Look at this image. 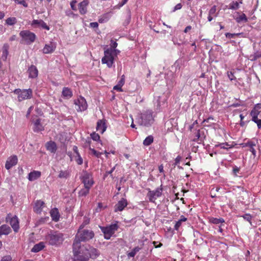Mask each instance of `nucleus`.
I'll return each instance as SVG.
<instances>
[{
	"label": "nucleus",
	"mask_w": 261,
	"mask_h": 261,
	"mask_svg": "<svg viewBox=\"0 0 261 261\" xmlns=\"http://www.w3.org/2000/svg\"><path fill=\"white\" fill-rule=\"evenodd\" d=\"M209 221L211 223H213L215 224H218L219 223H224V220L223 218H210L209 219Z\"/></svg>",
	"instance_id": "obj_29"
},
{
	"label": "nucleus",
	"mask_w": 261,
	"mask_h": 261,
	"mask_svg": "<svg viewBox=\"0 0 261 261\" xmlns=\"http://www.w3.org/2000/svg\"><path fill=\"white\" fill-rule=\"evenodd\" d=\"M75 160L79 165H82L83 164V159L80 154L75 155Z\"/></svg>",
	"instance_id": "obj_41"
},
{
	"label": "nucleus",
	"mask_w": 261,
	"mask_h": 261,
	"mask_svg": "<svg viewBox=\"0 0 261 261\" xmlns=\"http://www.w3.org/2000/svg\"><path fill=\"white\" fill-rule=\"evenodd\" d=\"M94 237V233L91 230L84 229L78 230L73 243V251L77 252L82 246L81 241L86 242L92 239Z\"/></svg>",
	"instance_id": "obj_1"
},
{
	"label": "nucleus",
	"mask_w": 261,
	"mask_h": 261,
	"mask_svg": "<svg viewBox=\"0 0 261 261\" xmlns=\"http://www.w3.org/2000/svg\"><path fill=\"white\" fill-rule=\"evenodd\" d=\"M90 188L85 187L81 189L79 192V194L80 196H86L89 192Z\"/></svg>",
	"instance_id": "obj_33"
},
{
	"label": "nucleus",
	"mask_w": 261,
	"mask_h": 261,
	"mask_svg": "<svg viewBox=\"0 0 261 261\" xmlns=\"http://www.w3.org/2000/svg\"><path fill=\"white\" fill-rule=\"evenodd\" d=\"M214 189L213 188L212 190H211V197L212 198H214V197H216V195L215 193V192H214Z\"/></svg>",
	"instance_id": "obj_63"
},
{
	"label": "nucleus",
	"mask_w": 261,
	"mask_h": 261,
	"mask_svg": "<svg viewBox=\"0 0 261 261\" xmlns=\"http://www.w3.org/2000/svg\"><path fill=\"white\" fill-rule=\"evenodd\" d=\"M255 146V144L252 142H249L245 144V146H248L250 147V151L252 153L253 155L255 154V150L254 148V146Z\"/></svg>",
	"instance_id": "obj_35"
},
{
	"label": "nucleus",
	"mask_w": 261,
	"mask_h": 261,
	"mask_svg": "<svg viewBox=\"0 0 261 261\" xmlns=\"http://www.w3.org/2000/svg\"><path fill=\"white\" fill-rule=\"evenodd\" d=\"M113 89L118 91H122V87L118 84L114 87Z\"/></svg>",
	"instance_id": "obj_53"
},
{
	"label": "nucleus",
	"mask_w": 261,
	"mask_h": 261,
	"mask_svg": "<svg viewBox=\"0 0 261 261\" xmlns=\"http://www.w3.org/2000/svg\"><path fill=\"white\" fill-rule=\"evenodd\" d=\"M241 34L240 33H238V34H231V33H226L225 34V36L227 37V38H234L235 36H239Z\"/></svg>",
	"instance_id": "obj_46"
},
{
	"label": "nucleus",
	"mask_w": 261,
	"mask_h": 261,
	"mask_svg": "<svg viewBox=\"0 0 261 261\" xmlns=\"http://www.w3.org/2000/svg\"><path fill=\"white\" fill-rule=\"evenodd\" d=\"M91 143V140H90V139H88V140H86V142L85 143V145H84V146L87 147H90V144Z\"/></svg>",
	"instance_id": "obj_56"
},
{
	"label": "nucleus",
	"mask_w": 261,
	"mask_h": 261,
	"mask_svg": "<svg viewBox=\"0 0 261 261\" xmlns=\"http://www.w3.org/2000/svg\"><path fill=\"white\" fill-rule=\"evenodd\" d=\"M154 119L152 113L150 111H147L140 115L138 119V123L142 126H148L153 123Z\"/></svg>",
	"instance_id": "obj_3"
},
{
	"label": "nucleus",
	"mask_w": 261,
	"mask_h": 261,
	"mask_svg": "<svg viewBox=\"0 0 261 261\" xmlns=\"http://www.w3.org/2000/svg\"><path fill=\"white\" fill-rule=\"evenodd\" d=\"M82 180L85 187L91 188L94 183L90 175L87 173L83 175L82 177Z\"/></svg>",
	"instance_id": "obj_12"
},
{
	"label": "nucleus",
	"mask_w": 261,
	"mask_h": 261,
	"mask_svg": "<svg viewBox=\"0 0 261 261\" xmlns=\"http://www.w3.org/2000/svg\"><path fill=\"white\" fill-rule=\"evenodd\" d=\"M111 47L110 48H112V49H114V48H116V47H117V43L116 41H113V40H112L111 41Z\"/></svg>",
	"instance_id": "obj_50"
},
{
	"label": "nucleus",
	"mask_w": 261,
	"mask_h": 261,
	"mask_svg": "<svg viewBox=\"0 0 261 261\" xmlns=\"http://www.w3.org/2000/svg\"><path fill=\"white\" fill-rule=\"evenodd\" d=\"M52 220L55 222H58L59 220L60 215L58 210L56 208L52 209L50 212Z\"/></svg>",
	"instance_id": "obj_24"
},
{
	"label": "nucleus",
	"mask_w": 261,
	"mask_h": 261,
	"mask_svg": "<svg viewBox=\"0 0 261 261\" xmlns=\"http://www.w3.org/2000/svg\"><path fill=\"white\" fill-rule=\"evenodd\" d=\"M47 239L49 244L51 245L60 244L64 240L63 234L57 231L49 234L47 237Z\"/></svg>",
	"instance_id": "obj_6"
},
{
	"label": "nucleus",
	"mask_w": 261,
	"mask_h": 261,
	"mask_svg": "<svg viewBox=\"0 0 261 261\" xmlns=\"http://www.w3.org/2000/svg\"><path fill=\"white\" fill-rule=\"evenodd\" d=\"M124 82H125V76H124V75H122L120 80L119 81L118 85H119V86H120L122 87L123 86V85L124 84Z\"/></svg>",
	"instance_id": "obj_47"
},
{
	"label": "nucleus",
	"mask_w": 261,
	"mask_h": 261,
	"mask_svg": "<svg viewBox=\"0 0 261 261\" xmlns=\"http://www.w3.org/2000/svg\"><path fill=\"white\" fill-rule=\"evenodd\" d=\"M62 95L65 97L70 98L72 96V93L70 89L64 87L63 89Z\"/></svg>",
	"instance_id": "obj_28"
},
{
	"label": "nucleus",
	"mask_w": 261,
	"mask_h": 261,
	"mask_svg": "<svg viewBox=\"0 0 261 261\" xmlns=\"http://www.w3.org/2000/svg\"><path fill=\"white\" fill-rule=\"evenodd\" d=\"M44 247V245L43 242H40L38 244H37L34 246L33 248L31 249L32 252H38L43 249Z\"/></svg>",
	"instance_id": "obj_27"
},
{
	"label": "nucleus",
	"mask_w": 261,
	"mask_h": 261,
	"mask_svg": "<svg viewBox=\"0 0 261 261\" xmlns=\"http://www.w3.org/2000/svg\"><path fill=\"white\" fill-rule=\"evenodd\" d=\"M140 250L141 248L138 246L135 247L131 252L127 253V255L128 257H134L136 253L138 252Z\"/></svg>",
	"instance_id": "obj_31"
},
{
	"label": "nucleus",
	"mask_w": 261,
	"mask_h": 261,
	"mask_svg": "<svg viewBox=\"0 0 261 261\" xmlns=\"http://www.w3.org/2000/svg\"><path fill=\"white\" fill-rule=\"evenodd\" d=\"M9 44L8 43H5L2 49V55L1 58L3 61H6L7 59V56L9 54Z\"/></svg>",
	"instance_id": "obj_19"
},
{
	"label": "nucleus",
	"mask_w": 261,
	"mask_h": 261,
	"mask_svg": "<svg viewBox=\"0 0 261 261\" xmlns=\"http://www.w3.org/2000/svg\"><path fill=\"white\" fill-rule=\"evenodd\" d=\"M11 228L7 225H3L0 226V236L3 234L7 235L10 233Z\"/></svg>",
	"instance_id": "obj_25"
},
{
	"label": "nucleus",
	"mask_w": 261,
	"mask_h": 261,
	"mask_svg": "<svg viewBox=\"0 0 261 261\" xmlns=\"http://www.w3.org/2000/svg\"><path fill=\"white\" fill-rule=\"evenodd\" d=\"M227 75H228V77L230 79V81H232V80L236 79V78H235V77H234V76L233 75V73L231 71L228 72H227Z\"/></svg>",
	"instance_id": "obj_48"
},
{
	"label": "nucleus",
	"mask_w": 261,
	"mask_h": 261,
	"mask_svg": "<svg viewBox=\"0 0 261 261\" xmlns=\"http://www.w3.org/2000/svg\"><path fill=\"white\" fill-rule=\"evenodd\" d=\"M106 126L105 120H99L97 122L96 129L101 130V133H103L106 129Z\"/></svg>",
	"instance_id": "obj_23"
},
{
	"label": "nucleus",
	"mask_w": 261,
	"mask_h": 261,
	"mask_svg": "<svg viewBox=\"0 0 261 261\" xmlns=\"http://www.w3.org/2000/svg\"><path fill=\"white\" fill-rule=\"evenodd\" d=\"M31 25L34 28H42L47 30H49V27L44 22L43 20L41 19L33 20Z\"/></svg>",
	"instance_id": "obj_13"
},
{
	"label": "nucleus",
	"mask_w": 261,
	"mask_h": 261,
	"mask_svg": "<svg viewBox=\"0 0 261 261\" xmlns=\"http://www.w3.org/2000/svg\"><path fill=\"white\" fill-rule=\"evenodd\" d=\"M181 7H182V5H181V4H180V3H179V4H177V5L175 6V7H174V10H173V11H176V10H179V9H180L181 8Z\"/></svg>",
	"instance_id": "obj_57"
},
{
	"label": "nucleus",
	"mask_w": 261,
	"mask_h": 261,
	"mask_svg": "<svg viewBox=\"0 0 261 261\" xmlns=\"http://www.w3.org/2000/svg\"><path fill=\"white\" fill-rule=\"evenodd\" d=\"M77 252L73 251L74 255H79L81 259L87 260L89 257L95 258L99 255V252L95 248L88 245H83Z\"/></svg>",
	"instance_id": "obj_2"
},
{
	"label": "nucleus",
	"mask_w": 261,
	"mask_h": 261,
	"mask_svg": "<svg viewBox=\"0 0 261 261\" xmlns=\"http://www.w3.org/2000/svg\"><path fill=\"white\" fill-rule=\"evenodd\" d=\"M153 141V138L152 136H149L145 138L143 141V144L145 146H148L150 145Z\"/></svg>",
	"instance_id": "obj_34"
},
{
	"label": "nucleus",
	"mask_w": 261,
	"mask_h": 261,
	"mask_svg": "<svg viewBox=\"0 0 261 261\" xmlns=\"http://www.w3.org/2000/svg\"><path fill=\"white\" fill-rule=\"evenodd\" d=\"M245 220H247V221L249 222L250 224L251 225V219L252 216L249 214H246L242 216Z\"/></svg>",
	"instance_id": "obj_43"
},
{
	"label": "nucleus",
	"mask_w": 261,
	"mask_h": 261,
	"mask_svg": "<svg viewBox=\"0 0 261 261\" xmlns=\"http://www.w3.org/2000/svg\"><path fill=\"white\" fill-rule=\"evenodd\" d=\"M56 48V44L51 42L49 44L45 45L43 49V53L44 54H50L55 50Z\"/></svg>",
	"instance_id": "obj_16"
},
{
	"label": "nucleus",
	"mask_w": 261,
	"mask_h": 261,
	"mask_svg": "<svg viewBox=\"0 0 261 261\" xmlns=\"http://www.w3.org/2000/svg\"><path fill=\"white\" fill-rule=\"evenodd\" d=\"M88 1L84 0L79 5V12L81 14H85L87 12V6L88 5Z\"/></svg>",
	"instance_id": "obj_17"
},
{
	"label": "nucleus",
	"mask_w": 261,
	"mask_h": 261,
	"mask_svg": "<svg viewBox=\"0 0 261 261\" xmlns=\"http://www.w3.org/2000/svg\"><path fill=\"white\" fill-rule=\"evenodd\" d=\"M99 228L104 234L105 239L109 240L113 234L117 230L118 225L116 224H112L107 226H99Z\"/></svg>",
	"instance_id": "obj_5"
},
{
	"label": "nucleus",
	"mask_w": 261,
	"mask_h": 261,
	"mask_svg": "<svg viewBox=\"0 0 261 261\" xmlns=\"http://www.w3.org/2000/svg\"><path fill=\"white\" fill-rule=\"evenodd\" d=\"M73 150L74 152L75 153V155L80 154L78 152L77 147L76 146H74L73 148Z\"/></svg>",
	"instance_id": "obj_60"
},
{
	"label": "nucleus",
	"mask_w": 261,
	"mask_h": 261,
	"mask_svg": "<svg viewBox=\"0 0 261 261\" xmlns=\"http://www.w3.org/2000/svg\"><path fill=\"white\" fill-rule=\"evenodd\" d=\"M91 137L94 141H98L100 139V136L98 134L93 133L91 134Z\"/></svg>",
	"instance_id": "obj_44"
},
{
	"label": "nucleus",
	"mask_w": 261,
	"mask_h": 261,
	"mask_svg": "<svg viewBox=\"0 0 261 261\" xmlns=\"http://www.w3.org/2000/svg\"><path fill=\"white\" fill-rule=\"evenodd\" d=\"M236 20L237 22L240 23L241 21L247 22L248 20V19H247L246 15L244 13H243L239 17H237L236 19Z\"/></svg>",
	"instance_id": "obj_36"
},
{
	"label": "nucleus",
	"mask_w": 261,
	"mask_h": 261,
	"mask_svg": "<svg viewBox=\"0 0 261 261\" xmlns=\"http://www.w3.org/2000/svg\"><path fill=\"white\" fill-rule=\"evenodd\" d=\"M253 109H256V110H258L259 111V110L260 109H261V106H260V104H259V103L256 104V105L255 106V107H254V108Z\"/></svg>",
	"instance_id": "obj_64"
},
{
	"label": "nucleus",
	"mask_w": 261,
	"mask_h": 261,
	"mask_svg": "<svg viewBox=\"0 0 261 261\" xmlns=\"http://www.w3.org/2000/svg\"><path fill=\"white\" fill-rule=\"evenodd\" d=\"M74 104L76 106L75 108L77 111H83L87 109V104L85 99L84 97H80L77 99L74 100Z\"/></svg>",
	"instance_id": "obj_9"
},
{
	"label": "nucleus",
	"mask_w": 261,
	"mask_h": 261,
	"mask_svg": "<svg viewBox=\"0 0 261 261\" xmlns=\"http://www.w3.org/2000/svg\"><path fill=\"white\" fill-rule=\"evenodd\" d=\"M8 219H9L10 224L14 231L15 232H17L19 228V221L17 217L16 216H14L12 217H10V214H9L6 218L7 222L8 221Z\"/></svg>",
	"instance_id": "obj_11"
},
{
	"label": "nucleus",
	"mask_w": 261,
	"mask_h": 261,
	"mask_svg": "<svg viewBox=\"0 0 261 261\" xmlns=\"http://www.w3.org/2000/svg\"><path fill=\"white\" fill-rule=\"evenodd\" d=\"M191 28H191V26H190V25H188V26H187V27L185 28V30H184V32H185V33H187L189 31H190V30H191Z\"/></svg>",
	"instance_id": "obj_62"
},
{
	"label": "nucleus",
	"mask_w": 261,
	"mask_h": 261,
	"mask_svg": "<svg viewBox=\"0 0 261 261\" xmlns=\"http://www.w3.org/2000/svg\"><path fill=\"white\" fill-rule=\"evenodd\" d=\"M90 25L91 27H92L93 28H96L98 27V24L96 22H91L90 23Z\"/></svg>",
	"instance_id": "obj_54"
},
{
	"label": "nucleus",
	"mask_w": 261,
	"mask_h": 261,
	"mask_svg": "<svg viewBox=\"0 0 261 261\" xmlns=\"http://www.w3.org/2000/svg\"><path fill=\"white\" fill-rule=\"evenodd\" d=\"M43 127L40 123V119H37L34 122V130L38 132L43 130Z\"/></svg>",
	"instance_id": "obj_26"
},
{
	"label": "nucleus",
	"mask_w": 261,
	"mask_h": 261,
	"mask_svg": "<svg viewBox=\"0 0 261 261\" xmlns=\"http://www.w3.org/2000/svg\"><path fill=\"white\" fill-rule=\"evenodd\" d=\"M216 6H214L210 10L208 14L210 15H214L215 16H217V14H216Z\"/></svg>",
	"instance_id": "obj_42"
},
{
	"label": "nucleus",
	"mask_w": 261,
	"mask_h": 261,
	"mask_svg": "<svg viewBox=\"0 0 261 261\" xmlns=\"http://www.w3.org/2000/svg\"><path fill=\"white\" fill-rule=\"evenodd\" d=\"M19 35L22 38V40L20 41L21 43L25 42L27 44H30L34 42L36 39L35 34L28 30L21 31L19 33Z\"/></svg>",
	"instance_id": "obj_7"
},
{
	"label": "nucleus",
	"mask_w": 261,
	"mask_h": 261,
	"mask_svg": "<svg viewBox=\"0 0 261 261\" xmlns=\"http://www.w3.org/2000/svg\"><path fill=\"white\" fill-rule=\"evenodd\" d=\"M17 158L16 155L10 156L8 159L5 164V167L7 170L11 169L13 166L16 165Z\"/></svg>",
	"instance_id": "obj_15"
},
{
	"label": "nucleus",
	"mask_w": 261,
	"mask_h": 261,
	"mask_svg": "<svg viewBox=\"0 0 261 261\" xmlns=\"http://www.w3.org/2000/svg\"><path fill=\"white\" fill-rule=\"evenodd\" d=\"M239 8V4L237 2H232L229 5V9L232 10H237Z\"/></svg>",
	"instance_id": "obj_40"
},
{
	"label": "nucleus",
	"mask_w": 261,
	"mask_h": 261,
	"mask_svg": "<svg viewBox=\"0 0 261 261\" xmlns=\"http://www.w3.org/2000/svg\"><path fill=\"white\" fill-rule=\"evenodd\" d=\"M240 171V168L235 166L233 168V173L235 175H237V173Z\"/></svg>",
	"instance_id": "obj_52"
},
{
	"label": "nucleus",
	"mask_w": 261,
	"mask_h": 261,
	"mask_svg": "<svg viewBox=\"0 0 261 261\" xmlns=\"http://www.w3.org/2000/svg\"><path fill=\"white\" fill-rule=\"evenodd\" d=\"M14 93L18 95V99L19 101L30 98L32 95V90L31 89L23 90L17 89L14 91Z\"/></svg>",
	"instance_id": "obj_8"
},
{
	"label": "nucleus",
	"mask_w": 261,
	"mask_h": 261,
	"mask_svg": "<svg viewBox=\"0 0 261 261\" xmlns=\"http://www.w3.org/2000/svg\"><path fill=\"white\" fill-rule=\"evenodd\" d=\"M29 73V77L35 78L38 76V71L36 67L34 65H31L28 70Z\"/></svg>",
	"instance_id": "obj_18"
},
{
	"label": "nucleus",
	"mask_w": 261,
	"mask_h": 261,
	"mask_svg": "<svg viewBox=\"0 0 261 261\" xmlns=\"http://www.w3.org/2000/svg\"><path fill=\"white\" fill-rule=\"evenodd\" d=\"M187 219L184 216H181L180 217V219L176 222L175 225H174V229L176 230H178L179 227L181 226V223L182 222L186 221Z\"/></svg>",
	"instance_id": "obj_30"
},
{
	"label": "nucleus",
	"mask_w": 261,
	"mask_h": 261,
	"mask_svg": "<svg viewBox=\"0 0 261 261\" xmlns=\"http://www.w3.org/2000/svg\"><path fill=\"white\" fill-rule=\"evenodd\" d=\"M76 3V2H74V1H72L71 3H70V6H71V8L72 10H76L75 9V4Z\"/></svg>",
	"instance_id": "obj_59"
},
{
	"label": "nucleus",
	"mask_w": 261,
	"mask_h": 261,
	"mask_svg": "<svg viewBox=\"0 0 261 261\" xmlns=\"http://www.w3.org/2000/svg\"><path fill=\"white\" fill-rule=\"evenodd\" d=\"M260 57H261V51H257L253 55H250V59L251 61H255Z\"/></svg>",
	"instance_id": "obj_37"
},
{
	"label": "nucleus",
	"mask_w": 261,
	"mask_h": 261,
	"mask_svg": "<svg viewBox=\"0 0 261 261\" xmlns=\"http://www.w3.org/2000/svg\"><path fill=\"white\" fill-rule=\"evenodd\" d=\"M253 121L257 124L258 128H261V119H258V118H257L255 119V120H253Z\"/></svg>",
	"instance_id": "obj_51"
},
{
	"label": "nucleus",
	"mask_w": 261,
	"mask_h": 261,
	"mask_svg": "<svg viewBox=\"0 0 261 261\" xmlns=\"http://www.w3.org/2000/svg\"><path fill=\"white\" fill-rule=\"evenodd\" d=\"M127 205V202L126 199L123 198H121V199L115 205V212H117L118 211L121 212L123 211Z\"/></svg>",
	"instance_id": "obj_14"
},
{
	"label": "nucleus",
	"mask_w": 261,
	"mask_h": 261,
	"mask_svg": "<svg viewBox=\"0 0 261 261\" xmlns=\"http://www.w3.org/2000/svg\"><path fill=\"white\" fill-rule=\"evenodd\" d=\"M46 147L47 150L51 153H55L57 149L56 143L51 141L46 143Z\"/></svg>",
	"instance_id": "obj_20"
},
{
	"label": "nucleus",
	"mask_w": 261,
	"mask_h": 261,
	"mask_svg": "<svg viewBox=\"0 0 261 261\" xmlns=\"http://www.w3.org/2000/svg\"><path fill=\"white\" fill-rule=\"evenodd\" d=\"M119 51L115 48H108L104 51L105 56L102 58L101 62L103 64H107V66L110 68L112 66L114 63V57L113 54L116 55Z\"/></svg>",
	"instance_id": "obj_4"
},
{
	"label": "nucleus",
	"mask_w": 261,
	"mask_h": 261,
	"mask_svg": "<svg viewBox=\"0 0 261 261\" xmlns=\"http://www.w3.org/2000/svg\"><path fill=\"white\" fill-rule=\"evenodd\" d=\"M41 176V172L38 171H34L28 175V179L30 181H34L38 179Z\"/></svg>",
	"instance_id": "obj_22"
},
{
	"label": "nucleus",
	"mask_w": 261,
	"mask_h": 261,
	"mask_svg": "<svg viewBox=\"0 0 261 261\" xmlns=\"http://www.w3.org/2000/svg\"><path fill=\"white\" fill-rule=\"evenodd\" d=\"M180 160H181V157L180 156H177L176 157V158L175 159V163H174V164L175 165H177L179 163Z\"/></svg>",
	"instance_id": "obj_58"
},
{
	"label": "nucleus",
	"mask_w": 261,
	"mask_h": 261,
	"mask_svg": "<svg viewBox=\"0 0 261 261\" xmlns=\"http://www.w3.org/2000/svg\"><path fill=\"white\" fill-rule=\"evenodd\" d=\"M44 203L41 200H37L35 203L34 211L36 213H40L42 210V207L44 206Z\"/></svg>",
	"instance_id": "obj_21"
},
{
	"label": "nucleus",
	"mask_w": 261,
	"mask_h": 261,
	"mask_svg": "<svg viewBox=\"0 0 261 261\" xmlns=\"http://www.w3.org/2000/svg\"><path fill=\"white\" fill-rule=\"evenodd\" d=\"M162 188H157L154 191H151L149 189L147 193V196L149 198V201L151 202H154L156 198L160 197L162 195Z\"/></svg>",
	"instance_id": "obj_10"
},
{
	"label": "nucleus",
	"mask_w": 261,
	"mask_h": 261,
	"mask_svg": "<svg viewBox=\"0 0 261 261\" xmlns=\"http://www.w3.org/2000/svg\"><path fill=\"white\" fill-rule=\"evenodd\" d=\"M83 222L85 223V224H86V225L88 224L90 222V219L85 217Z\"/></svg>",
	"instance_id": "obj_61"
},
{
	"label": "nucleus",
	"mask_w": 261,
	"mask_h": 261,
	"mask_svg": "<svg viewBox=\"0 0 261 261\" xmlns=\"http://www.w3.org/2000/svg\"><path fill=\"white\" fill-rule=\"evenodd\" d=\"M6 23L8 25H12L15 24L17 22L15 17H9L6 19Z\"/></svg>",
	"instance_id": "obj_38"
},
{
	"label": "nucleus",
	"mask_w": 261,
	"mask_h": 261,
	"mask_svg": "<svg viewBox=\"0 0 261 261\" xmlns=\"http://www.w3.org/2000/svg\"><path fill=\"white\" fill-rule=\"evenodd\" d=\"M89 149L91 151L93 154L97 158H99L100 155L102 154L101 152H98L95 149L91 148V147H89Z\"/></svg>",
	"instance_id": "obj_45"
},
{
	"label": "nucleus",
	"mask_w": 261,
	"mask_h": 261,
	"mask_svg": "<svg viewBox=\"0 0 261 261\" xmlns=\"http://www.w3.org/2000/svg\"><path fill=\"white\" fill-rule=\"evenodd\" d=\"M12 259L10 255H6L2 257L1 261H11Z\"/></svg>",
	"instance_id": "obj_49"
},
{
	"label": "nucleus",
	"mask_w": 261,
	"mask_h": 261,
	"mask_svg": "<svg viewBox=\"0 0 261 261\" xmlns=\"http://www.w3.org/2000/svg\"><path fill=\"white\" fill-rule=\"evenodd\" d=\"M200 134L199 133V130H198L195 135V138L193 139V141H197L199 139V138H200Z\"/></svg>",
	"instance_id": "obj_55"
},
{
	"label": "nucleus",
	"mask_w": 261,
	"mask_h": 261,
	"mask_svg": "<svg viewBox=\"0 0 261 261\" xmlns=\"http://www.w3.org/2000/svg\"><path fill=\"white\" fill-rule=\"evenodd\" d=\"M69 175V172L66 170V171H61L60 172V173L58 175V177L59 178H67V177H68Z\"/></svg>",
	"instance_id": "obj_39"
},
{
	"label": "nucleus",
	"mask_w": 261,
	"mask_h": 261,
	"mask_svg": "<svg viewBox=\"0 0 261 261\" xmlns=\"http://www.w3.org/2000/svg\"><path fill=\"white\" fill-rule=\"evenodd\" d=\"M259 113V111L253 109L250 112V115L252 116V120H255V119L258 118L257 117Z\"/></svg>",
	"instance_id": "obj_32"
}]
</instances>
